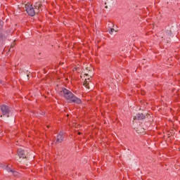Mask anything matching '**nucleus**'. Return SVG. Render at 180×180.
I'll use <instances>...</instances> for the list:
<instances>
[{
	"instance_id": "f257e3e1",
	"label": "nucleus",
	"mask_w": 180,
	"mask_h": 180,
	"mask_svg": "<svg viewBox=\"0 0 180 180\" xmlns=\"http://www.w3.org/2000/svg\"><path fill=\"white\" fill-rule=\"evenodd\" d=\"M59 94L63 96L66 101H68L69 103H77V105H81V103H82V101L74 95L71 91L65 88H63L59 92Z\"/></svg>"
},
{
	"instance_id": "f03ea898",
	"label": "nucleus",
	"mask_w": 180,
	"mask_h": 180,
	"mask_svg": "<svg viewBox=\"0 0 180 180\" xmlns=\"http://www.w3.org/2000/svg\"><path fill=\"white\" fill-rule=\"evenodd\" d=\"M25 8L27 13H28L30 16H34V15H36L37 13L33 6L27 4L25 5Z\"/></svg>"
},
{
	"instance_id": "7ed1b4c3",
	"label": "nucleus",
	"mask_w": 180,
	"mask_h": 180,
	"mask_svg": "<svg viewBox=\"0 0 180 180\" xmlns=\"http://www.w3.org/2000/svg\"><path fill=\"white\" fill-rule=\"evenodd\" d=\"M64 139H65V134L63 131H60L56 136V139H55V143L60 144V143H63Z\"/></svg>"
},
{
	"instance_id": "20e7f679",
	"label": "nucleus",
	"mask_w": 180,
	"mask_h": 180,
	"mask_svg": "<svg viewBox=\"0 0 180 180\" xmlns=\"http://www.w3.org/2000/svg\"><path fill=\"white\" fill-rule=\"evenodd\" d=\"M1 110L4 116L9 117V112H11V110H9V107H8L6 105H3L1 106Z\"/></svg>"
},
{
	"instance_id": "39448f33",
	"label": "nucleus",
	"mask_w": 180,
	"mask_h": 180,
	"mask_svg": "<svg viewBox=\"0 0 180 180\" xmlns=\"http://www.w3.org/2000/svg\"><path fill=\"white\" fill-rule=\"evenodd\" d=\"M17 154L20 158H26V155H27V152L22 148H18L17 150Z\"/></svg>"
},
{
	"instance_id": "423d86ee",
	"label": "nucleus",
	"mask_w": 180,
	"mask_h": 180,
	"mask_svg": "<svg viewBox=\"0 0 180 180\" xmlns=\"http://www.w3.org/2000/svg\"><path fill=\"white\" fill-rule=\"evenodd\" d=\"M2 27H4V21L0 20V39H6V37L8 36V34H4V32L2 31Z\"/></svg>"
},
{
	"instance_id": "0eeeda50",
	"label": "nucleus",
	"mask_w": 180,
	"mask_h": 180,
	"mask_svg": "<svg viewBox=\"0 0 180 180\" xmlns=\"http://www.w3.org/2000/svg\"><path fill=\"white\" fill-rule=\"evenodd\" d=\"M3 168L7 170L8 172H11L12 175L14 176H18L19 175V172L12 169L11 167H9V166L4 165Z\"/></svg>"
},
{
	"instance_id": "6e6552de",
	"label": "nucleus",
	"mask_w": 180,
	"mask_h": 180,
	"mask_svg": "<svg viewBox=\"0 0 180 180\" xmlns=\"http://www.w3.org/2000/svg\"><path fill=\"white\" fill-rule=\"evenodd\" d=\"M34 11L35 13H39V12H40V11H41V6H43V5L41 4V2L38 1L37 3H35L34 4Z\"/></svg>"
},
{
	"instance_id": "1a4fd4ad",
	"label": "nucleus",
	"mask_w": 180,
	"mask_h": 180,
	"mask_svg": "<svg viewBox=\"0 0 180 180\" xmlns=\"http://www.w3.org/2000/svg\"><path fill=\"white\" fill-rule=\"evenodd\" d=\"M144 119H146V115L143 113H138L134 117V120H144Z\"/></svg>"
},
{
	"instance_id": "9d476101",
	"label": "nucleus",
	"mask_w": 180,
	"mask_h": 180,
	"mask_svg": "<svg viewBox=\"0 0 180 180\" xmlns=\"http://www.w3.org/2000/svg\"><path fill=\"white\" fill-rule=\"evenodd\" d=\"M113 32H115V29L113 28L108 30V33H110V34H113Z\"/></svg>"
},
{
	"instance_id": "9b49d317",
	"label": "nucleus",
	"mask_w": 180,
	"mask_h": 180,
	"mask_svg": "<svg viewBox=\"0 0 180 180\" xmlns=\"http://www.w3.org/2000/svg\"><path fill=\"white\" fill-rule=\"evenodd\" d=\"M89 84L88 83V82L86 80L84 81V86H86V88H89V86H88Z\"/></svg>"
},
{
	"instance_id": "f8f14e48",
	"label": "nucleus",
	"mask_w": 180,
	"mask_h": 180,
	"mask_svg": "<svg viewBox=\"0 0 180 180\" xmlns=\"http://www.w3.org/2000/svg\"><path fill=\"white\" fill-rule=\"evenodd\" d=\"M172 31L171 30H167L166 31V34H167L168 36H171V34H172Z\"/></svg>"
},
{
	"instance_id": "ddd939ff",
	"label": "nucleus",
	"mask_w": 180,
	"mask_h": 180,
	"mask_svg": "<svg viewBox=\"0 0 180 180\" xmlns=\"http://www.w3.org/2000/svg\"><path fill=\"white\" fill-rule=\"evenodd\" d=\"M11 51H13V45L11 46V48L8 49V52L11 53Z\"/></svg>"
},
{
	"instance_id": "4468645a",
	"label": "nucleus",
	"mask_w": 180,
	"mask_h": 180,
	"mask_svg": "<svg viewBox=\"0 0 180 180\" xmlns=\"http://www.w3.org/2000/svg\"><path fill=\"white\" fill-rule=\"evenodd\" d=\"M1 82H2V80H0V84H1Z\"/></svg>"
},
{
	"instance_id": "2eb2a0df",
	"label": "nucleus",
	"mask_w": 180,
	"mask_h": 180,
	"mask_svg": "<svg viewBox=\"0 0 180 180\" xmlns=\"http://www.w3.org/2000/svg\"><path fill=\"white\" fill-rule=\"evenodd\" d=\"M79 134H81V133H79Z\"/></svg>"
}]
</instances>
